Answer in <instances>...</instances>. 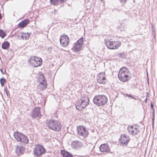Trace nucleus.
<instances>
[{"label": "nucleus", "instance_id": "nucleus-5", "mask_svg": "<svg viewBox=\"0 0 157 157\" xmlns=\"http://www.w3.org/2000/svg\"><path fill=\"white\" fill-rule=\"evenodd\" d=\"M77 130L78 134L81 139H83L88 136L89 134L88 132L83 126L77 127Z\"/></svg>", "mask_w": 157, "mask_h": 157}, {"label": "nucleus", "instance_id": "nucleus-22", "mask_svg": "<svg viewBox=\"0 0 157 157\" xmlns=\"http://www.w3.org/2000/svg\"><path fill=\"white\" fill-rule=\"evenodd\" d=\"M22 136H23L21 138V140H19V142H21L25 144H27L29 142V139L27 136L22 133Z\"/></svg>", "mask_w": 157, "mask_h": 157}, {"label": "nucleus", "instance_id": "nucleus-39", "mask_svg": "<svg viewBox=\"0 0 157 157\" xmlns=\"http://www.w3.org/2000/svg\"><path fill=\"white\" fill-rule=\"evenodd\" d=\"M124 95L126 97H128V96H129V94H124Z\"/></svg>", "mask_w": 157, "mask_h": 157}, {"label": "nucleus", "instance_id": "nucleus-33", "mask_svg": "<svg viewBox=\"0 0 157 157\" xmlns=\"http://www.w3.org/2000/svg\"><path fill=\"white\" fill-rule=\"evenodd\" d=\"M66 0H59V3L60 2L61 4H63L64 2Z\"/></svg>", "mask_w": 157, "mask_h": 157}, {"label": "nucleus", "instance_id": "nucleus-27", "mask_svg": "<svg viewBox=\"0 0 157 157\" xmlns=\"http://www.w3.org/2000/svg\"><path fill=\"white\" fill-rule=\"evenodd\" d=\"M0 81L2 86H4V83L6 82V80L4 78H2L0 79Z\"/></svg>", "mask_w": 157, "mask_h": 157}, {"label": "nucleus", "instance_id": "nucleus-36", "mask_svg": "<svg viewBox=\"0 0 157 157\" xmlns=\"http://www.w3.org/2000/svg\"><path fill=\"white\" fill-rule=\"evenodd\" d=\"M151 108L152 109H153V105L152 103H151Z\"/></svg>", "mask_w": 157, "mask_h": 157}, {"label": "nucleus", "instance_id": "nucleus-19", "mask_svg": "<svg viewBox=\"0 0 157 157\" xmlns=\"http://www.w3.org/2000/svg\"><path fill=\"white\" fill-rule=\"evenodd\" d=\"M107 47L110 49H114V41L112 42L109 40H107L105 42Z\"/></svg>", "mask_w": 157, "mask_h": 157}, {"label": "nucleus", "instance_id": "nucleus-10", "mask_svg": "<svg viewBox=\"0 0 157 157\" xmlns=\"http://www.w3.org/2000/svg\"><path fill=\"white\" fill-rule=\"evenodd\" d=\"M60 42V44L63 46L64 47H67L68 45L69 42V38L67 36L64 35L61 36Z\"/></svg>", "mask_w": 157, "mask_h": 157}, {"label": "nucleus", "instance_id": "nucleus-4", "mask_svg": "<svg viewBox=\"0 0 157 157\" xmlns=\"http://www.w3.org/2000/svg\"><path fill=\"white\" fill-rule=\"evenodd\" d=\"M108 99L104 95L95 96L93 100V102L97 105L102 106L105 104Z\"/></svg>", "mask_w": 157, "mask_h": 157}, {"label": "nucleus", "instance_id": "nucleus-6", "mask_svg": "<svg viewBox=\"0 0 157 157\" xmlns=\"http://www.w3.org/2000/svg\"><path fill=\"white\" fill-rule=\"evenodd\" d=\"M29 62L33 67H37L41 65L42 59L40 58L31 57L29 60Z\"/></svg>", "mask_w": 157, "mask_h": 157}, {"label": "nucleus", "instance_id": "nucleus-18", "mask_svg": "<svg viewBox=\"0 0 157 157\" xmlns=\"http://www.w3.org/2000/svg\"><path fill=\"white\" fill-rule=\"evenodd\" d=\"M29 22L28 19H25L21 21L18 25L19 28H23L26 26Z\"/></svg>", "mask_w": 157, "mask_h": 157}, {"label": "nucleus", "instance_id": "nucleus-13", "mask_svg": "<svg viewBox=\"0 0 157 157\" xmlns=\"http://www.w3.org/2000/svg\"><path fill=\"white\" fill-rule=\"evenodd\" d=\"M97 82L99 83L105 84L106 83L105 75L104 73H101L97 76Z\"/></svg>", "mask_w": 157, "mask_h": 157}, {"label": "nucleus", "instance_id": "nucleus-17", "mask_svg": "<svg viewBox=\"0 0 157 157\" xmlns=\"http://www.w3.org/2000/svg\"><path fill=\"white\" fill-rule=\"evenodd\" d=\"M100 150L102 152H109L110 151L108 145L106 144H101L100 147Z\"/></svg>", "mask_w": 157, "mask_h": 157}, {"label": "nucleus", "instance_id": "nucleus-38", "mask_svg": "<svg viewBox=\"0 0 157 157\" xmlns=\"http://www.w3.org/2000/svg\"><path fill=\"white\" fill-rule=\"evenodd\" d=\"M144 102L146 103H147V98H146L145 100H144Z\"/></svg>", "mask_w": 157, "mask_h": 157}, {"label": "nucleus", "instance_id": "nucleus-21", "mask_svg": "<svg viewBox=\"0 0 157 157\" xmlns=\"http://www.w3.org/2000/svg\"><path fill=\"white\" fill-rule=\"evenodd\" d=\"M30 36L29 34L28 33H20L18 35V37H21V38L23 39L27 40L28 39Z\"/></svg>", "mask_w": 157, "mask_h": 157}, {"label": "nucleus", "instance_id": "nucleus-3", "mask_svg": "<svg viewBox=\"0 0 157 157\" xmlns=\"http://www.w3.org/2000/svg\"><path fill=\"white\" fill-rule=\"evenodd\" d=\"M89 101V99L87 97L85 96L82 97L81 101H78L76 102L75 105L76 109L79 110H82L88 105Z\"/></svg>", "mask_w": 157, "mask_h": 157}, {"label": "nucleus", "instance_id": "nucleus-30", "mask_svg": "<svg viewBox=\"0 0 157 157\" xmlns=\"http://www.w3.org/2000/svg\"><path fill=\"white\" fill-rule=\"evenodd\" d=\"M4 90L6 92V93L7 96V97H8V96L9 95L10 93H9V91L7 90V88L6 87H5Z\"/></svg>", "mask_w": 157, "mask_h": 157}, {"label": "nucleus", "instance_id": "nucleus-16", "mask_svg": "<svg viewBox=\"0 0 157 157\" xmlns=\"http://www.w3.org/2000/svg\"><path fill=\"white\" fill-rule=\"evenodd\" d=\"M24 149V147L21 145L19 144L17 145L15 151L17 155L22 154H23Z\"/></svg>", "mask_w": 157, "mask_h": 157}, {"label": "nucleus", "instance_id": "nucleus-8", "mask_svg": "<svg viewBox=\"0 0 157 157\" xmlns=\"http://www.w3.org/2000/svg\"><path fill=\"white\" fill-rule=\"evenodd\" d=\"M39 82L40 83L39 86L41 90H45L47 87V85L46 79L43 74L42 75H40Z\"/></svg>", "mask_w": 157, "mask_h": 157}, {"label": "nucleus", "instance_id": "nucleus-7", "mask_svg": "<svg viewBox=\"0 0 157 157\" xmlns=\"http://www.w3.org/2000/svg\"><path fill=\"white\" fill-rule=\"evenodd\" d=\"M45 149L41 145L37 144L34 148L33 152L37 156H40L45 152Z\"/></svg>", "mask_w": 157, "mask_h": 157}, {"label": "nucleus", "instance_id": "nucleus-31", "mask_svg": "<svg viewBox=\"0 0 157 157\" xmlns=\"http://www.w3.org/2000/svg\"><path fill=\"white\" fill-rule=\"evenodd\" d=\"M128 97L131 98L132 99H134L135 100H137L136 98L134 97L131 94H129V96H128Z\"/></svg>", "mask_w": 157, "mask_h": 157}, {"label": "nucleus", "instance_id": "nucleus-40", "mask_svg": "<svg viewBox=\"0 0 157 157\" xmlns=\"http://www.w3.org/2000/svg\"><path fill=\"white\" fill-rule=\"evenodd\" d=\"M1 13H0V19L2 18V16H1Z\"/></svg>", "mask_w": 157, "mask_h": 157}, {"label": "nucleus", "instance_id": "nucleus-1", "mask_svg": "<svg viewBox=\"0 0 157 157\" xmlns=\"http://www.w3.org/2000/svg\"><path fill=\"white\" fill-rule=\"evenodd\" d=\"M47 126L50 129L56 131H59L61 128L62 126L58 121L52 119H48L46 122Z\"/></svg>", "mask_w": 157, "mask_h": 157}, {"label": "nucleus", "instance_id": "nucleus-29", "mask_svg": "<svg viewBox=\"0 0 157 157\" xmlns=\"http://www.w3.org/2000/svg\"><path fill=\"white\" fill-rule=\"evenodd\" d=\"M125 54L124 52L120 53L118 54V56L119 57L123 58L125 57Z\"/></svg>", "mask_w": 157, "mask_h": 157}, {"label": "nucleus", "instance_id": "nucleus-9", "mask_svg": "<svg viewBox=\"0 0 157 157\" xmlns=\"http://www.w3.org/2000/svg\"><path fill=\"white\" fill-rule=\"evenodd\" d=\"M40 107H36L33 110L31 114V117L33 119H39L41 116L40 113Z\"/></svg>", "mask_w": 157, "mask_h": 157}, {"label": "nucleus", "instance_id": "nucleus-15", "mask_svg": "<svg viewBox=\"0 0 157 157\" xmlns=\"http://www.w3.org/2000/svg\"><path fill=\"white\" fill-rule=\"evenodd\" d=\"M83 144L78 141H73L71 143V146L73 148L75 149H78L82 147Z\"/></svg>", "mask_w": 157, "mask_h": 157}, {"label": "nucleus", "instance_id": "nucleus-14", "mask_svg": "<svg viewBox=\"0 0 157 157\" xmlns=\"http://www.w3.org/2000/svg\"><path fill=\"white\" fill-rule=\"evenodd\" d=\"M128 132L133 135H136L140 132V131L136 128L132 126H128Z\"/></svg>", "mask_w": 157, "mask_h": 157}, {"label": "nucleus", "instance_id": "nucleus-37", "mask_svg": "<svg viewBox=\"0 0 157 157\" xmlns=\"http://www.w3.org/2000/svg\"><path fill=\"white\" fill-rule=\"evenodd\" d=\"M152 117H155V113L154 110H153V112L152 113Z\"/></svg>", "mask_w": 157, "mask_h": 157}, {"label": "nucleus", "instance_id": "nucleus-23", "mask_svg": "<svg viewBox=\"0 0 157 157\" xmlns=\"http://www.w3.org/2000/svg\"><path fill=\"white\" fill-rule=\"evenodd\" d=\"M61 153L63 157H73L71 154L64 150L61 151Z\"/></svg>", "mask_w": 157, "mask_h": 157}, {"label": "nucleus", "instance_id": "nucleus-26", "mask_svg": "<svg viewBox=\"0 0 157 157\" xmlns=\"http://www.w3.org/2000/svg\"><path fill=\"white\" fill-rule=\"evenodd\" d=\"M50 3L51 4L57 6L59 4V0H50Z\"/></svg>", "mask_w": 157, "mask_h": 157}, {"label": "nucleus", "instance_id": "nucleus-11", "mask_svg": "<svg viewBox=\"0 0 157 157\" xmlns=\"http://www.w3.org/2000/svg\"><path fill=\"white\" fill-rule=\"evenodd\" d=\"M83 37L80 38L77 42L75 44L73 48L75 52H78L81 50L83 44Z\"/></svg>", "mask_w": 157, "mask_h": 157}, {"label": "nucleus", "instance_id": "nucleus-35", "mask_svg": "<svg viewBox=\"0 0 157 157\" xmlns=\"http://www.w3.org/2000/svg\"><path fill=\"white\" fill-rule=\"evenodd\" d=\"M155 120V117H152V123L153 126V123Z\"/></svg>", "mask_w": 157, "mask_h": 157}, {"label": "nucleus", "instance_id": "nucleus-20", "mask_svg": "<svg viewBox=\"0 0 157 157\" xmlns=\"http://www.w3.org/2000/svg\"><path fill=\"white\" fill-rule=\"evenodd\" d=\"M22 133H20L17 132H14L13 136L15 139L17 141H19L21 140V138L22 137Z\"/></svg>", "mask_w": 157, "mask_h": 157}, {"label": "nucleus", "instance_id": "nucleus-34", "mask_svg": "<svg viewBox=\"0 0 157 157\" xmlns=\"http://www.w3.org/2000/svg\"><path fill=\"white\" fill-rule=\"evenodd\" d=\"M0 71H1V73H2V74H5V73L6 72V71L5 70L4 72L3 71V70L2 69H0Z\"/></svg>", "mask_w": 157, "mask_h": 157}, {"label": "nucleus", "instance_id": "nucleus-25", "mask_svg": "<svg viewBox=\"0 0 157 157\" xmlns=\"http://www.w3.org/2000/svg\"><path fill=\"white\" fill-rule=\"evenodd\" d=\"M114 49L117 48L121 45L120 41H114Z\"/></svg>", "mask_w": 157, "mask_h": 157}, {"label": "nucleus", "instance_id": "nucleus-24", "mask_svg": "<svg viewBox=\"0 0 157 157\" xmlns=\"http://www.w3.org/2000/svg\"><path fill=\"white\" fill-rule=\"evenodd\" d=\"M10 46V43L8 41H5L4 42L2 46V48L4 49H8Z\"/></svg>", "mask_w": 157, "mask_h": 157}, {"label": "nucleus", "instance_id": "nucleus-32", "mask_svg": "<svg viewBox=\"0 0 157 157\" xmlns=\"http://www.w3.org/2000/svg\"><path fill=\"white\" fill-rule=\"evenodd\" d=\"M127 0H119L121 3H122V4H124L126 2V1Z\"/></svg>", "mask_w": 157, "mask_h": 157}, {"label": "nucleus", "instance_id": "nucleus-12", "mask_svg": "<svg viewBox=\"0 0 157 157\" xmlns=\"http://www.w3.org/2000/svg\"><path fill=\"white\" fill-rule=\"evenodd\" d=\"M130 139L128 136L124 134L121 135L120 141L121 144L126 146L129 142Z\"/></svg>", "mask_w": 157, "mask_h": 157}, {"label": "nucleus", "instance_id": "nucleus-28", "mask_svg": "<svg viewBox=\"0 0 157 157\" xmlns=\"http://www.w3.org/2000/svg\"><path fill=\"white\" fill-rule=\"evenodd\" d=\"M6 33L1 29L0 30V36L2 38H3L6 36Z\"/></svg>", "mask_w": 157, "mask_h": 157}, {"label": "nucleus", "instance_id": "nucleus-2", "mask_svg": "<svg viewBox=\"0 0 157 157\" xmlns=\"http://www.w3.org/2000/svg\"><path fill=\"white\" fill-rule=\"evenodd\" d=\"M128 71L125 67H123L120 70L118 74L119 79L122 82H125L129 79L128 76Z\"/></svg>", "mask_w": 157, "mask_h": 157}]
</instances>
